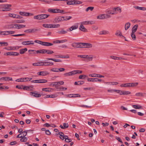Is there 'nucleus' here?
I'll use <instances>...</instances> for the list:
<instances>
[{"label":"nucleus","instance_id":"f257e3e1","mask_svg":"<svg viewBox=\"0 0 146 146\" xmlns=\"http://www.w3.org/2000/svg\"><path fill=\"white\" fill-rule=\"evenodd\" d=\"M54 65L53 62H43L35 63L33 64V65L34 66H52Z\"/></svg>","mask_w":146,"mask_h":146},{"label":"nucleus","instance_id":"f03ea898","mask_svg":"<svg viewBox=\"0 0 146 146\" xmlns=\"http://www.w3.org/2000/svg\"><path fill=\"white\" fill-rule=\"evenodd\" d=\"M48 12L52 13H65L64 12V11L62 10H60L58 9H49L48 10Z\"/></svg>","mask_w":146,"mask_h":146},{"label":"nucleus","instance_id":"7ed1b4c3","mask_svg":"<svg viewBox=\"0 0 146 146\" xmlns=\"http://www.w3.org/2000/svg\"><path fill=\"white\" fill-rule=\"evenodd\" d=\"M116 91L117 93L119 94L120 95H127L131 93V92L129 91H121L119 90Z\"/></svg>","mask_w":146,"mask_h":146},{"label":"nucleus","instance_id":"20e7f679","mask_svg":"<svg viewBox=\"0 0 146 146\" xmlns=\"http://www.w3.org/2000/svg\"><path fill=\"white\" fill-rule=\"evenodd\" d=\"M82 43L74 42L72 44V46L74 48H82Z\"/></svg>","mask_w":146,"mask_h":146},{"label":"nucleus","instance_id":"39448f33","mask_svg":"<svg viewBox=\"0 0 146 146\" xmlns=\"http://www.w3.org/2000/svg\"><path fill=\"white\" fill-rule=\"evenodd\" d=\"M19 54V53L15 52H11L5 53L4 54V55L15 56H17Z\"/></svg>","mask_w":146,"mask_h":146},{"label":"nucleus","instance_id":"423d86ee","mask_svg":"<svg viewBox=\"0 0 146 146\" xmlns=\"http://www.w3.org/2000/svg\"><path fill=\"white\" fill-rule=\"evenodd\" d=\"M11 7V5L5 4L4 8L2 10V11H9L11 10V9L10 8Z\"/></svg>","mask_w":146,"mask_h":146},{"label":"nucleus","instance_id":"0eeeda50","mask_svg":"<svg viewBox=\"0 0 146 146\" xmlns=\"http://www.w3.org/2000/svg\"><path fill=\"white\" fill-rule=\"evenodd\" d=\"M89 76L90 77H93L98 78H104V76L100 74H92L89 75Z\"/></svg>","mask_w":146,"mask_h":146},{"label":"nucleus","instance_id":"6e6552de","mask_svg":"<svg viewBox=\"0 0 146 146\" xmlns=\"http://www.w3.org/2000/svg\"><path fill=\"white\" fill-rule=\"evenodd\" d=\"M27 134V131H23L22 132L20 133V134H19L18 135H17V138H22L23 136H26Z\"/></svg>","mask_w":146,"mask_h":146},{"label":"nucleus","instance_id":"1a4fd4ad","mask_svg":"<svg viewBox=\"0 0 146 146\" xmlns=\"http://www.w3.org/2000/svg\"><path fill=\"white\" fill-rule=\"evenodd\" d=\"M22 44L24 45H30L31 44H34V42L33 40L27 41L23 42H22Z\"/></svg>","mask_w":146,"mask_h":146},{"label":"nucleus","instance_id":"9d476101","mask_svg":"<svg viewBox=\"0 0 146 146\" xmlns=\"http://www.w3.org/2000/svg\"><path fill=\"white\" fill-rule=\"evenodd\" d=\"M78 24H76L72 26L69 29L67 30L68 31H72L73 30H75L78 29Z\"/></svg>","mask_w":146,"mask_h":146},{"label":"nucleus","instance_id":"9b49d317","mask_svg":"<svg viewBox=\"0 0 146 146\" xmlns=\"http://www.w3.org/2000/svg\"><path fill=\"white\" fill-rule=\"evenodd\" d=\"M49 73L47 71H42L38 73V75L40 76H45L49 74Z\"/></svg>","mask_w":146,"mask_h":146},{"label":"nucleus","instance_id":"f8f14e48","mask_svg":"<svg viewBox=\"0 0 146 146\" xmlns=\"http://www.w3.org/2000/svg\"><path fill=\"white\" fill-rule=\"evenodd\" d=\"M67 31H65L64 29L62 28L60 30H58L57 32V33L60 34H65L67 33Z\"/></svg>","mask_w":146,"mask_h":146},{"label":"nucleus","instance_id":"ddd939ff","mask_svg":"<svg viewBox=\"0 0 146 146\" xmlns=\"http://www.w3.org/2000/svg\"><path fill=\"white\" fill-rule=\"evenodd\" d=\"M30 95L31 96H34L35 97H40L41 96V95L33 92H31L30 93Z\"/></svg>","mask_w":146,"mask_h":146},{"label":"nucleus","instance_id":"4468645a","mask_svg":"<svg viewBox=\"0 0 146 146\" xmlns=\"http://www.w3.org/2000/svg\"><path fill=\"white\" fill-rule=\"evenodd\" d=\"M67 96L69 97L72 98L80 97H81L80 95L78 94H68Z\"/></svg>","mask_w":146,"mask_h":146},{"label":"nucleus","instance_id":"2eb2a0df","mask_svg":"<svg viewBox=\"0 0 146 146\" xmlns=\"http://www.w3.org/2000/svg\"><path fill=\"white\" fill-rule=\"evenodd\" d=\"M34 18L35 19H37L38 20H41L44 19L43 14L35 16L34 17Z\"/></svg>","mask_w":146,"mask_h":146},{"label":"nucleus","instance_id":"dca6fc26","mask_svg":"<svg viewBox=\"0 0 146 146\" xmlns=\"http://www.w3.org/2000/svg\"><path fill=\"white\" fill-rule=\"evenodd\" d=\"M82 44H83L82 45H83L82 46V48L84 47V46H87L85 47L88 48H91L92 46V44H90V43H82Z\"/></svg>","mask_w":146,"mask_h":146},{"label":"nucleus","instance_id":"f3484780","mask_svg":"<svg viewBox=\"0 0 146 146\" xmlns=\"http://www.w3.org/2000/svg\"><path fill=\"white\" fill-rule=\"evenodd\" d=\"M63 17H58L56 18L55 19V22L58 23L61 21L63 20Z\"/></svg>","mask_w":146,"mask_h":146},{"label":"nucleus","instance_id":"a211bd4d","mask_svg":"<svg viewBox=\"0 0 146 146\" xmlns=\"http://www.w3.org/2000/svg\"><path fill=\"white\" fill-rule=\"evenodd\" d=\"M75 74V71L74 70L73 71L69 72L68 73H67L64 74V75L65 76H72Z\"/></svg>","mask_w":146,"mask_h":146},{"label":"nucleus","instance_id":"6ab92c4d","mask_svg":"<svg viewBox=\"0 0 146 146\" xmlns=\"http://www.w3.org/2000/svg\"><path fill=\"white\" fill-rule=\"evenodd\" d=\"M42 45L45 46H50L53 45V44L47 42H44L42 41Z\"/></svg>","mask_w":146,"mask_h":146},{"label":"nucleus","instance_id":"aec40b11","mask_svg":"<svg viewBox=\"0 0 146 146\" xmlns=\"http://www.w3.org/2000/svg\"><path fill=\"white\" fill-rule=\"evenodd\" d=\"M79 29L81 31L84 32H86L87 31V29L84 27V26L82 24H81V25H80L79 27Z\"/></svg>","mask_w":146,"mask_h":146},{"label":"nucleus","instance_id":"412c9836","mask_svg":"<svg viewBox=\"0 0 146 146\" xmlns=\"http://www.w3.org/2000/svg\"><path fill=\"white\" fill-rule=\"evenodd\" d=\"M23 89L25 90H32L33 87L31 86H24L23 87Z\"/></svg>","mask_w":146,"mask_h":146},{"label":"nucleus","instance_id":"4be33fe9","mask_svg":"<svg viewBox=\"0 0 146 146\" xmlns=\"http://www.w3.org/2000/svg\"><path fill=\"white\" fill-rule=\"evenodd\" d=\"M19 14L21 15H23V16H29L31 14L30 13H27L25 12H22V11L20 12Z\"/></svg>","mask_w":146,"mask_h":146},{"label":"nucleus","instance_id":"5701e85b","mask_svg":"<svg viewBox=\"0 0 146 146\" xmlns=\"http://www.w3.org/2000/svg\"><path fill=\"white\" fill-rule=\"evenodd\" d=\"M132 106L134 108L138 109H143V108L140 105H134Z\"/></svg>","mask_w":146,"mask_h":146},{"label":"nucleus","instance_id":"b1692460","mask_svg":"<svg viewBox=\"0 0 146 146\" xmlns=\"http://www.w3.org/2000/svg\"><path fill=\"white\" fill-rule=\"evenodd\" d=\"M106 18L104 14L100 15L97 17V19H104Z\"/></svg>","mask_w":146,"mask_h":146},{"label":"nucleus","instance_id":"393cba45","mask_svg":"<svg viewBox=\"0 0 146 146\" xmlns=\"http://www.w3.org/2000/svg\"><path fill=\"white\" fill-rule=\"evenodd\" d=\"M105 83L108 84L110 85H116L118 84V83L117 82H104Z\"/></svg>","mask_w":146,"mask_h":146},{"label":"nucleus","instance_id":"a878e982","mask_svg":"<svg viewBox=\"0 0 146 146\" xmlns=\"http://www.w3.org/2000/svg\"><path fill=\"white\" fill-rule=\"evenodd\" d=\"M138 26L137 25H136L133 27L132 29V33H135V32L137 30Z\"/></svg>","mask_w":146,"mask_h":146},{"label":"nucleus","instance_id":"bb28decb","mask_svg":"<svg viewBox=\"0 0 146 146\" xmlns=\"http://www.w3.org/2000/svg\"><path fill=\"white\" fill-rule=\"evenodd\" d=\"M14 26H17V28L18 29L23 28L25 27L26 26L25 25L19 24H15L14 25Z\"/></svg>","mask_w":146,"mask_h":146},{"label":"nucleus","instance_id":"cd10ccee","mask_svg":"<svg viewBox=\"0 0 146 146\" xmlns=\"http://www.w3.org/2000/svg\"><path fill=\"white\" fill-rule=\"evenodd\" d=\"M43 27H44L45 28H52V24H43L42 25Z\"/></svg>","mask_w":146,"mask_h":146},{"label":"nucleus","instance_id":"c85d7f7f","mask_svg":"<svg viewBox=\"0 0 146 146\" xmlns=\"http://www.w3.org/2000/svg\"><path fill=\"white\" fill-rule=\"evenodd\" d=\"M53 89L52 88H43L42 89V90L46 92H51L52 90H53Z\"/></svg>","mask_w":146,"mask_h":146},{"label":"nucleus","instance_id":"c756f323","mask_svg":"<svg viewBox=\"0 0 146 146\" xmlns=\"http://www.w3.org/2000/svg\"><path fill=\"white\" fill-rule=\"evenodd\" d=\"M134 7L136 9H138L140 10H142L143 11L146 10V8L144 7H139V6H134Z\"/></svg>","mask_w":146,"mask_h":146},{"label":"nucleus","instance_id":"7c9ffc66","mask_svg":"<svg viewBox=\"0 0 146 146\" xmlns=\"http://www.w3.org/2000/svg\"><path fill=\"white\" fill-rule=\"evenodd\" d=\"M46 59L49 60H52L55 62H61L62 61L60 59L52 58H47Z\"/></svg>","mask_w":146,"mask_h":146},{"label":"nucleus","instance_id":"2f4dec72","mask_svg":"<svg viewBox=\"0 0 146 146\" xmlns=\"http://www.w3.org/2000/svg\"><path fill=\"white\" fill-rule=\"evenodd\" d=\"M84 83V81L76 82L74 83V85H81L83 84Z\"/></svg>","mask_w":146,"mask_h":146},{"label":"nucleus","instance_id":"473e14b6","mask_svg":"<svg viewBox=\"0 0 146 146\" xmlns=\"http://www.w3.org/2000/svg\"><path fill=\"white\" fill-rule=\"evenodd\" d=\"M85 58H88L89 61H91L92 60L93 56L92 55H85Z\"/></svg>","mask_w":146,"mask_h":146},{"label":"nucleus","instance_id":"72a5a7b5","mask_svg":"<svg viewBox=\"0 0 146 146\" xmlns=\"http://www.w3.org/2000/svg\"><path fill=\"white\" fill-rule=\"evenodd\" d=\"M87 80L88 82H96V78H88Z\"/></svg>","mask_w":146,"mask_h":146},{"label":"nucleus","instance_id":"f704fd0d","mask_svg":"<svg viewBox=\"0 0 146 146\" xmlns=\"http://www.w3.org/2000/svg\"><path fill=\"white\" fill-rule=\"evenodd\" d=\"M130 23H129L128 22L126 23L125 26V30H127L130 27Z\"/></svg>","mask_w":146,"mask_h":146},{"label":"nucleus","instance_id":"c9c22d12","mask_svg":"<svg viewBox=\"0 0 146 146\" xmlns=\"http://www.w3.org/2000/svg\"><path fill=\"white\" fill-rule=\"evenodd\" d=\"M27 50V49L25 48L23 49H21L20 50V53L21 54H24L25 52Z\"/></svg>","mask_w":146,"mask_h":146},{"label":"nucleus","instance_id":"e433bc0d","mask_svg":"<svg viewBox=\"0 0 146 146\" xmlns=\"http://www.w3.org/2000/svg\"><path fill=\"white\" fill-rule=\"evenodd\" d=\"M46 49H42L36 51L37 53H40L42 54H44L46 53Z\"/></svg>","mask_w":146,"mask_h":146},{"label":"nucleus","instance_id":"4c0bfd02","mask_svg":"<svg viewBox=\"0 0 146 146\" xmlns=\"http://www.w3.org/2000/svg\"><path fill=\"white\" fill-rule=\"evenodd\" d=\"M20 139V141L21 142H26L28 139L27 138L25 137V136H23Z\"/></svg>","mask_w":146,"mask_h":146},{"label":"nucleus","instance_id":"58836bf2","mask_svg":"<svg viewBox=\"0 0 146 146\" xmlns=\"http://www.w3.org/2000/svg\"><path fill=\"white\" fill-rule=\"evenodd\" d=\"M40 29L39 28H34L31 29L32 33H34L38 32L40 31Z\"/></svg>","mask_w":146,"mask_h":146},{"label":"nucleus","instance_id":"ea45409f","mask_svg":"<svg viewBox=\"0 0 146 146\" xmlns=\"http://www.w3.org/2000/svg\"><path fill=\"white\" fill-rule=\"evenodd\" d=\"M47 80L45 79L39 80V83H43L47 82Z\"/></svg>","mask_w":146,"mask_h":146},{"label":"nucleus","instance_id":"a19ab883","mask_svg":"<svg viewBox=\"0 0 146 146\" xmlns=\"http://www.w3.org/2000/svg\"><path fill=\"white\" fill-rule=\"evenodd\" d=\"M46 53L48 54H51L54 53V52L50 50H46L45 51Z\"/></svg>","mask_w":146,"mask_h":146},{"label":"nucleus","instance_id":"79ce46f5","mask_svg":"<svg viewBox=\"0 0 146 146\" xmlns=\"http://www.w3.org/2000/svg\"><path fill=\"white\" fill-rule=\"evenodd\" d=\"M86 76L85 75H81L79 76V78L80 79H85Z\"/></svg>","mask_w":146,"mask_h":146},{"label":"nucleus","instance_id":"37998d69","mask_svg":"<svg viewBox=\"0 0 146 146\" xmlns=\"http://www.w3.org/2000/svg\"><path fill=\"white\" fill-rule=\"evenodd\" d=\"M120 86L121 87H129V83L122 84Z\"/></svg>","mask_w":146,"mask_h":146},{"label":"nucleus","instance_id":"c03bdc74","mask_svg":"<svg viewBox=\"0 0 146 146\" xmlns=\"http://www.w3.org/2000/svg\"><path fill=\"white\" fill-rule=\"evenodd\" d=\"M50 70L54 72H58V68H52Z\"/></svg>","mask_w":146,"mask_h":146},{"label":"nucleus","instance_id":"a18cd8bd","mask_svg":"<svg viewBox=\"0 0 146 146\" xmlns=\"http://www.w3.org/2000/svg\"><path fill=\"white\" fill-rule=\"evenodd\" d=\"M55 88L57 89H59V90H67V88L65 87H60L59 88H58V86H55Z\"/></svg>","mask_w":146,"mask_h":146},{"label":"nucleus","instance_id":"49530a36","mask_svg":"<svg viewBox=\"0 0 146 146\" xmlns=\"http://www.w3.org/2000/svg\"><path fill=\"white\" fill-rule=\"evenodd\" d=\"M16 81L17 82H25V80H24V78H21L17 79L16 80Z\"/></svg>","mask_w":146,"mask_h":146},{"label":"nucleus","instance_id":"de8ad7c7","mask_svg":"<svg viewBox=\"0 0 146 146\" xmlns=\"http://www.w3.org/2000/svg\"><path fill=\"white\" fill-rule=\"evenodd\" d=\"M94 7H88L86 9V11H88L89 10H90L91 11H92L94 9Z\"/></svg>","mask_w":146,"mask_h":146},{"label":"nucleus","instance_id":"09e8293b","mask_svg":"<svg viewBox=\"0 0 146 146\" xmlns=\"http://www.w3.org/2000/svg\"><path fill=\"white\" fill-rule=\"evenodd\" d=\"M3 35H7L9 34V31H3Z\"/></svg>","mask_w":146,"mask_h":146},{"label":"nucleus","instance_id":"8fccbe9b","mask_svg":"<svg viewBox=\"0 0 146 146\" xmlns=\"http://www.w3.org/2000/svg\"><path fill=\"white\" fill-rule=\"evenodd\" d=\"M113 11H119L120 13L121 12V9L119 7L115 8L113 9Z\"/></svg>","mask_w":146,"mask_h":146},{"label":"nucleus","instance_id":"3c124183","mask_svg":"<svg viewBox=\"0 0 146 146\" xmlns=\"http://www.w3.org/2000/svg\"><path fill=\"white\" fill-rule=\"evenodd\" d=\"M135 33H133L131 32V37L134 40H135L136 39V36L135 34H134Z\"/></svg>","mask_w":146,"mask_h":146},{"label":"nucleus","instance_id":"603ef678","mask_svg":"<svg viewBox=\"0 0 146 146\" xmlns=\"http://www.w3.org/2000/svg\"><path fill=\"white\" fill-rule=\"evenodd\" d=\"M135 96H143V94L142 93H137L135 94Z\"/></svg>","mask_w":146,"mask_h":146},{"label":"nucleus","instance_id":"864d4df0","mask_svg":"<svg viewBox=\"0 0 146 146\" xmlns=\"http://www.w3.org/2000/svg\"><path fill=\"white\" fill-rule=\"evenodd\" d=\"M0 45L2 46V45H3L4 46H7L8 45V43L5 42H0Z\"/></svg>","mask_w":146,"mask_h":146},{"label":"nucleus","instance_id":"5fc2aeb1","mask_svg":"<svg viewBox=\"0 0 146 146\" xmlns=\"http://www.w3.org/2000/svg\"><path fill=\"white\" fill-rule=\"evenodd\" d=\"M25 34H19L17 35H12L11 36H25Z\"/></svg>","mask_w":146,"mask_h":146},{"label":"nucleus","instance_id":"6e6d98bb","mask_svg":"<svg viewBox=\"0 0 146 146\" xmlns=\"http://www.w3.org/2000/svg\"><path fill=\"white\" fill-rule=\"evenodd\" d=\"M9 87L7 86H0V90H2L3 89H8Z\"/></svg>","mask_w":146,"mask_h":146},{"label":"nucleus","instance_id":"4d7b16f0","mask_svg":"<svg viewBox=\"0 0 146 146\" xmlns=\"http://www.w3.org/2000/svg\"><path fill=\"white\" fill-rule=\"evenodd\" d=\"M9 80H13L12 78H11L9 77H5V81H9Z\"/></svg>","mask_w":146,"mask_h":146},{"label":"nucleus","instance_id":"13d9d810","mask_svg":"<svg viewBox=\"0 0 146 146\" xmlns=\"http://www.w3.org/2000/svg\"><path fill=\"white\" fill-rule=\"evenodd\" d=\"M52 28H57L59 27L60 26V24H57L55 25H52Z\"/></svg>","mask_w":146,"mask_h":146},{"label":"nucleus","instance_id":"bf43d9fd","mask_svg":"<svg viewBox=\"0 0 146 146\" xmlns=\"http://www.w3.org/2000/svg\"><path fill=\"white\" fill-rule=\"evenodd\" d=\"M74 1H68L67 2V4L68 5H74Z\"/></svg>","mask_w":146,"mask_h":146},{"label":"nucleus","instance_id":"052dcab7","mask_svg":"<svg viewBox=\"0 0 146 146\" xmlns=\"http://www.w3.org/2000/svg\"><path fill=\"white\" fill-rule=\"evenodd\" d=\"M115 138L119 141L121 143H123V142L122 141L121 139L119 137H116Z\"/></svg>","mask_w":146,"mask_h":146},{"label":"nucleus","instance_id":"680f3d73","mask_svg":"<svg viewBox=\"0 0 146 146\" xmlns=\"http://www.w3.org/2000/svg\"><path fill=\"white\" fill-rule=\"evenodd\" d=\"M74 71H75V74L78 73L81 74L82 73V71L81 70H74Z\"/></svg>","mask_w":146,"mask_h":146},{"label":"nucleus","instance_id":"e2e57ef3","mask_svg":"<svg viewBox=\"0 0 146 146\" xmlns=\"http://www.w3.org/2000/svg\"><path fill=\"white\" fill-rule=\"evenodd\" d=\"M82 2L80 1H74V4H82Z\"/></svg>","mask_w":146,"mask_h":146},{"label":"nucleus","instance_id":"0e129e2a","mask_svg":"<svg viewBox=\"0 0 146 146\" xmlns=\"http://www.w3.org/2000/svg\"><path fill=\"white\" fill-rule=\"evenodd\" d=\"M5 49L10 50H13V47H8L7 48H5Z\"/></svg>","mask_w":146,"mask_h":146},{"label":"nucleus","instance_id":"69168bd1","mask_svg":"<svg viewBox=\"0 0 146 146\" xmlns=\"http://www.w3.org/2000/svg\"><path fill=\"white\" fill-rule=\"evenodd\" d=\"M25 22V21L23 20H19L17 21V23H24Z\"/></svg>","mask_w":146,"mask_h":146},{"label":"nucleus","instance_id":"338daca9","mask_svg":"<svg viewBox=\"0 0 146 146\" xmlns=\"http://www.w3.org/2000/svg\"><path fill=\"white\" fill-rule=\"evenodd\" d=\"M63 126H64V129L65 128H67L68 127V123H64L63 124Z\"/></svg>","mask_w":146,"mask_h":146},{"label":"nucleus","instance_id":"774afa93","mask_svg":"<svg viewBox=\"0 0 146 146\" xmlns=\"http://www.w3.org/2000/svg\"><path fill=\"white\" fill-rule=\"evenodd\" d=\"M9 16L10 17L15 18V14H11V13H9Z\"/></svg>","mask_w":146,"mask_h":146}]
</instances>
